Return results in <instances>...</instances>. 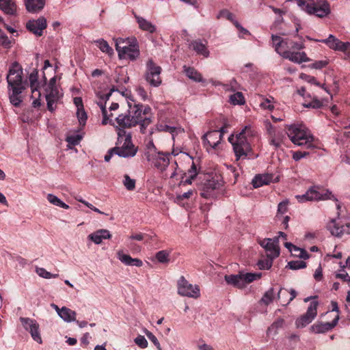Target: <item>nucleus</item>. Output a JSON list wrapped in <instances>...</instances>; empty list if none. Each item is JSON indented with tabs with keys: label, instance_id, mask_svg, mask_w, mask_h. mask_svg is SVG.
Segmentation results:
<instances>
[{
	"label": "nucleus",
	"instance_id": "nucleus-4",
	"mask_svg": "<svg viewBox=\"0 0 350 350\" xmlns=\"http://www.w3.org/2000/svg\"><path fill=\"white\" fill-rule=\"evenodd\" d=\"M118 131L117 146L113 147L116 149V155L123 158L133 157L137 152L138 148L132 142L131 133L124 129Z\"/></svg>",
	"mask_w": 350,
	"mask_h": 350
},
{
	"label": "nucleus",
	"instance_id": "nucleus-53",
	"mask_svg": "<svg viewBox=\"0 0 350 350\" xmlns=\"http://www.w3.org/2000/svg\"><path fill=\"white\" fill-rule=\"evenodd\" d=\"M131 102L133 103V106L139 107V108L141 111V117H146V116L151 111V108L149 106H144L139 103L136 104L133 100Z\"/></svg>",
	"mask_w": 350,
	"mask_h": 350
},
{
	"label": "nucleus",
	"instance_id": "nucleus-24",
	"mask_svg": "<svg viewBox=\"0 0 350 350\" xmlns=\"http://www.w3.org/2000/svg\"><path fill=\"white\" fill-rule=\"evenodd\" d=\"M273 175L269 174H257L253 178L252 183L254 188H258L265 185H268L272 181Z\"/></svg>",
	"mask_w": 350,
	"mask_h": 350
},
{
	"label": "nucleus",
	"instance_id": "nucleus-64",
	"mask_svg": "<svg viewBox=\"0 0 350 350\" xmlns=\"http://www.w3.org/2000/svg\"><path fill=\"white\" fill-rule=\"evenodd\" d=\"M34 96H32V98H36L35 100L32 103V106L35 108L38 107L41 105V102L40 100V97L41 96L40 92L38 90V92L33 94Z\"/></svg>",
	"mask_w": 350,
	"mask_h": 350
},
{
	"label": "nucleus",
	"instance_id": "nucleus-50",
	"mask_svg": "<svg viewBox=\"0 0 350 350\" xmlns=\"http://www.w3.org/2000/svg\"><path fill=\"white\" fill-rule=\"evenodd\" d=\"M57 98H58V96H51V94H46V100L47 102V108H48L49 111H54L55 109L53 107V105L56 102Z\"/></svg>",
	"mask_w": 350,
	"mask_h": 350
},
{
	"label": "nucleus",
	"instance_id": "nucleus-47",
	"mask_svg": "<svg viewBox=\"0 0 350 350\" xmlns=\"http://www.w3.org/2000/svg\"><path fill=\"white\" fill-rule=\"evenodd\" d=\"M274 258H272L271 257H267V259L265 260H260L258 262V266L260 269H269L273 263V260Z\"/></svg>",
	"mask_w": 350,
	"mask_h": 350
},
{
	"label": "nucleus",
	"instance_id": "nucleus-34",
	"mask_svg": "<svg viewBox=\"0 0 350 350\" xmlns=\"http://www.w3.org/2000/svg\"><path fill=\"white\" fill-rule=\"evenodd\" d=\"M47 200L51 204L59 206L61 208L68 209L69 208V206L64 203L63 201H62L59 198H57L56 196L49 193L47 195Z\"/></svg>",
	"mask_w": 350,
	"mask_h": 350
},
{
	"label": "nucleus",
	"instance_id": "nucleus-42",
	"mask_svg": "<svg viewBox=\"0 0 350 350\" xmlns=\"http://www.w3.org/2000/svg\"><path fill=\"white\" fill-rule=\"evenodd\" d=\"M304 106L307 108L319 109L323 106V100L314 96L310 102L304 103Z\"/></svg>",
	"mask_w": 350,
	"mask_h": 350
},
{
	"label": "nucleus",
	"instance_id": "nucleus-5",
	"mask_svg": "<svg viewBox=\"0 0 350 350\" xmlns=\"http://www.w3.org/2000/svg\"><path fill=\"white\" fill-rule=\"evenodd\" d=\"M297 5L310 15L324 18L330 12V5L327 0H298Z\"/></svg>",
	"mask_w": 350,
	"mask_h": 350
},
{
	"label": "nucleus",
	"instance_id": "nucleus-33",
	"mask_svg": "<svg viewBox=\"0 0 350 350\" xmlns=\"http://www.w3.org/2000/svg\"><path fill=\"white\" fill-rule=\"evenodd\" d=\"M301 78L310 84H314L317 86L321 87L327 94H330L329 90L325 86V84L321 85L314 77L308 75L306 74H301Z\"/></svg>",
	"mask_w": 350,
	"mask_h": 350
},
{
	"label": "nucleus",
	"instance_id": "nucleus-9",
	"mask_svg": "<svg viewBox=\"0 0 350 350\" xmlns=\"http://www.w3.org/2000/svg\"><path fill=\"white\" fill-rule=\"evenodd\" d=\"M161 68L157 66L152 59H149L146 63L145 79L150 85L158 87L161 83Z\"/></svg>",
	"mask_w": 350,
	"mask_h": 350
},
{
	"label": "nucleus",
	"instance_id": "nucleus-48",
	"mask_svg": "<svg viewBox=\"0 0 350 350\" xmlns=\"http://www.w3.org/2000/svg\"><path fill=\"white\" fill-rule=\"evenodd\" d=\"M144 333L146 335L148 338L156 346L158 350H162L160 343L157 337L147 329H144Z\"/></svg>",
	"mask_w": 350,
	"mask_h": 350
},
{
	"label": "nucleus",
	"instance_id": "nucleus-1",
	"mask_svg": "<svg viewBox=\"0 0 350 350\" xmlns=\"http://www.w3.org/2000/svg\"><path fill=\"white\" fill-rule=\"evenodd\" d=\"M8 90L10 103L15 107H18L22 102L19 96L28 87V83L23 79V69L17 62H14L9 67L6 76Z\"/></svg>",
	"mask_w": 350,
	"mask_h": 350
},
{
	"label": "nucleus",
	"instance_id": "nucleus-11",
	"mask_svg": "<svg viewBox=\"0 0 350 350\" xmlns=\"http://www.w3.org/2000/svg\"><path fill=\"white\" fill-rule=\"evenodd\" d=\"M178 293L182 296L198 298L200 295V288L197 285H192L182 276L178 283Z\"/></svg>",
	"mask_w": 350,
	"mask_h": 350
},
{
	"label": "nucleus",
	"instance_id": "nucleus-26",
	"mask_svg": "<svg viewBox=\"0 0 350 350\" xmlns=\"http://www.w3.org/2000/svg\"><path fill=\"white\" fill-rule=\"evenodd\" d=\"M189 46L190 47H192L193 50L195 51L198 55H203L205 57H208V50L207 49L206 45L203 44L200 40L191 41Z\"/></svg>",
	"mask_w": 350,
	"mask_h": 350
},
{
	"label": "nucleus",
	"instance_id": "nucleus-54",
	"mask_svg": "<svg viewBox=\"0 0 350 350\" xmlns=\"http://www.w3.org/2000/svg\"><path fill=\"white\" fill-rule=\"evenodd\" d=\"M328 64L329 62L327 60H319L312 63L309 67L314 69H321L325 68Z\"/></svg>",
	"mask_w": 350,
	"mask_h": 350
},
{
	"label": "nucleus",
	"instance_id": "nucleus-37",
	"mask_svg": "<svg viewBox=\"0 0 350 350\" xmlns=\"http://www.w3.org/2000/svg\"><path fill=\"white\" fill-rule=\"evenodd\" d=\"M230 103L234 105H243L245 103V98L243 94L240 92H237L230 96Z\"/></svg>",
	"mask_w": 350,
	"mask_h": 350
},
{
	"label": "nucleus",
	"instance_id": "nucleus-20",
	"mask_svg": "<svg viewBox=\"0 0 350 350\" xmlns=\"http://www.w3.org/2000/svg\"><path fill=\"white\" fill-rule=\"evenodd\" d=\"M25 5L29 12L36 13L44 8L45 0H25Z\"/></svg>",
	"mask_w": 350,
	"mask_h": 350
},
{
	"label": "nucleus",
	"instance_id": "nucleus-7",
	"mask_svg": "<svg viewBox=\"0 0 350 350\" xmlns=\"http://www.w3.org/2000/svg\"><path fill=\"white\" fill-rule=\"evenodd\" d=\"M250 130L249 126H245L242 131L236 135V142L232 144L233 150L236 156V160L238 161L241 158H245L252 151L250 143L245 137L247 131Z\"/></svg>",
	"mask_w": 350,
	"mask_h": 350
},
{
	"label": "nucleus",
	"instance_id": "nucleus-18",
	"mask_svg": "<svg viewBox=\"0 0 350 350\" xmlns=\"http://www.w3.org/2000/svg\"><path fill=\"white\" fill-rule=\"evenodd\" d=\"M339 317L337 316L332 322L316 323L312 326L315 333H325L333 329L338 323Z\"/></svg>",
	"mask_w": 350,
	"mask_h": 350
},
{
	"label": "nucleus",
	"instance_id": "nucleus-2",
	"mask_svg": "<svg viewBox=\"0 0 350 350\" xmlns=\"http://www.w3.org/2000/svg\"><path fill=\"white\" fill-rule=\"evenodd\" d=\"M129 109L125 113L119 114L115 119L117 125L116 128L118 131L121 129L126 131V129H131L139 125L140 132L145 133L147 127L152 123L150 117H141V111L137 106H133V103L128 102Z\"/></svg>",
	"mask_w": 350,
	"mask_h": 350
},
{
	"label": "nucleus",
	"instance_id": "nucleus-23",
	"mask_svg": "<svg viewBox=\"0 0 350 350\" xmlns=\"http://www.w3.org/2000/svg\"><path fill=\"white\" fill-rule=\"evenodd\" d=\"M0 10L10 16H14L16 13V5L14 0H0Z\"/></svg>",
	"mask_w": 350,
	"mask_h": 350
},
{
	"label": "nucleus",
	"instance_id": "nucleus-39",
	"mask_svg": "<svg viewBox=\"0 0 350 350\" xmlns=\"http://www.w3.org/2000/svg\"><path fill=\"white\" fill-rule=\"evenodd\" d=\"M98 105H99V107L101 109L102 115L103 116V119L102 120V124L104 125L107 124L108 123L111 124L112 120L110 119V116H112V113L110 114L109 116L107 115V111L106 109L105 104H103V103L99 102V103H98Z\"/></svg>",
	"mask_w": 350,
	"mask_h": 350
},
{
	"label": "nucleus",
	"instance_id": "nucleus-35",
	"mask_svg": "<svg viewBox=\"0 0 350 350\" xmlns=\"http://www.w3.org/2000/svg\"><path fill=\"white\" fill-rule=\"evenodd\" d=\"M271 39L273 41V46L275 48V51L282 56V52L280 51V49L282 47V44L286 42V40L275 35H272Z\"/></svg>",
	"mask_w": 350,
	"mask_h": 350
},
{
	"label": "nucleus",
	"instance_id": "nucleus-16",
	"mask_svg": "<svg viewBox=\"0 0 350 350\" xmlns=\"http://www.w3.org/2000/svg\"><path fill=\"white\" fill-rule=\"evenodd\" d=\"M202 140L204 145L207 144L213 149H216L221 141V139H219V131L216 130L209 131L204 135Z\"/></svg>",
	"mask_w": 350,
	"mask_h": 350
},
{
	"label": "nucleus",
	"instance_id": "nucleus-51",
	"mask_svg": "<svg viewBox=\"0 0 350 350\" xmlns=\"http://www.w3.org/2000/svg\"><path fill=\"white\" fill-rule=\"evenodd\" d=\"M135 343L142 349L146 348L148 347V341L144 336L139 335L134 340Z\"/></svg>",
	"mask_w": 350,
	"mask_h": 350
},
{
	"label": "nucleus",
	"instance_id": "nucleus-25",
	"mask_svg": "<svg viewBox=\"0 0 350 350\" xmlns=\"http://www.w3.org/2000/svg\"><path fill=\"white\" fill-rule=\"evenodd\" d=\"M139 55V50L136 44H129L123 51V58L128 57L130 60H135Z\"/></svg>",
	"mask_w": 350,
	"mask_h": 350
},
{
	"label": "nucleus",
	"instance_id": "nucleus-49",
	"mask_svg": "<svg viewBox=\"0 0 350 350\" xmlns=\"http://www.w3.org/2000/svg\"><path fill=\"white\" fill-rule=\"evenodd\" d=\"M288 200H284L278 204L276 217L279 218L280 215H283L288 211Z\"/></svg>",
	"mask_w": 350,
	"mask_h": 350
},
{
	"label": "nucleus",
	"instance_id": "nucleus-63",
	"mask_svg": "<svg viewBox=\"0 0 350 350\" xmlns=\"http://www.w3.org/2000/svg\"><path fill=\"white\" fill-rule=\"evenodd\" d=\"M0 44L5 48H8L10 46L11 42L6 35L1 33L0 35Z\"/></svg>",
	"mask_w": 350,
	"mask_h": 350
},
{
	"label": "nucleus",
	"instance_id": "nucleus-27",
	"mask_svg": "<svg viewBox=\"0 0 350 350\" xmlns=\"http://www.w3.org/2000/svg\"><path fill=\"white\" fill-rule=\"evenodd\" d=\"M267 243H266L265 251L267 252V257L275 258L280 255V247H276L275 243H273L271 239L267 238Z\"/></svg>",
	"mask_w": 350,
	"mask_h": 350
},
{
	"label": "nucleus",
	"instance_id": "nucleus-40",
	"mask_svg": "<svg viewBox=\"0 0 350 350\" xmlns=\"http://www.w3.org/2000/svg\"><path fill=\"white\" fill-rule=\"evenodd\" d=\"M274 299V290L273 288H269L267 291L263 295L261 301L265 305H269L272 302Z\"/></svg>",
	"mask_w": 350,
	"mask_h": 350
},
{
	"label": "nucleus",
	"instance_id": "nucleus-10",
	"mask_svg": "<svg viewBox=\"0 0 350 350\" xmlns=\"http://www.w3.org/2000/svg\"><path fill=\"white\" fill-rule=\"evenodd\" d=\"M222 187V182L218 179V177H213L211 179H206L205 182L198 185L201 191L200 196L205 198H209L213 196V192Z\"/></svg>",
	"mask_w": 350,
	"mask_h": 350
},
{
	"label": "nucleus",
	"instance_id": "nucleus-21",
	"mask_svg": "<svg viewBox=\"0 0 350 350\" xmlns=\"http://www.w3.org/2000/svg\"><path fill=\"white\" fill-rule=\"evenodd\" d=\"M326 228L330 232L332 235L337 237H340L345 232V226H339L336 223V219H332L327 224Z\"/></svg>",
	"mask_w": 350,
	"mask_h": 350
},
{
	"label": "nucleus",
	"instance_id": "nucleus-52",
	"mask_svg": "<svg viewBox=\"0 0 350 350\" xmlns=\"http://www.w3.org/2000/svg\"><path fill=\"white\" fill-rule=\"evenodd\" d=\"M81 138L82 137L80 135H73L68 136L66 140L69 144L72 146H76L79 144Z\"/></svg>",
	"mask_w": 350,
	"mask_h": 350
},
{
	"label": "nucleus",
	"instance_id": "nucleus-58",
	"mask_svg": "<svg viewBox=\"0 0 350 350\" xmlns=\"http://www.w3.org/2000/svg\"><path fill=\"white\" fill-rule=\"evenodd\" d=\"M158 154L159 157L157 159L163 162V169H165L168 166L170 162L168 158L169 153L164 154L163 152H159Z\"/></svg>",
	"mask_w": 350,
	"mask_h": 350
},
{
	"label": "nucleus",
	"instance_id": "nucleus-55",
	"mask_svg": "<svg viewBox=\"0 0 350 350\" xmlns=\"http://www.w3.org/2000/svg\"><path fill=\"white\" fill-rule=\"evenodd\" d=\"M288 295V290L284 288H281L278 293V299L281 301L283 305L284 301H286Z\"/></svg>",
	"mask_w": 350,
	"mask_h": 350
},
{
	"label": "nucleus",
	"instance_id": "nucleus-57",
	"mask_svg": "<svg viewBox=\"0 0 350 350\" xmlns=\"http://www.w3.org/2000/svg\"><path fill=\"white\" fill-rule=\"evenodd\" d=\"M349 47H350L349 42H343L340 40L339 42H338V44L336 45V48L334 50L346 52L347 51H348Z\"/></svg>",
	"mask_w": 350,
	"mask_h": 350
},
{
	"label": "nucleus",
	"instance_id": "nucleus-62",
	"mask_svg": "<svg viewBox=\"0 0 350 350\" xmlns=\"http://www.w3.org/2000/svg\"><path fill=\"white\" fill-rule=\"evenodd\" d=\"M198 174L197 167L195 163L193 161L191 167L188 170V174L191 176V178H195Z\"/></svg>",
	"mask_w": 350,
	"mask_h": 350
},
{
	"label": "nucleus",
	"instance_id": "nucleus-46",
	"mask_svg": "<svg viewBox=\"0 0 350 350\" xmlns=\"http://www.w3.org/2000/svg\"><path fill=\"white\" fill-rule=\"evenodd\" d=\"M36 273L40 277L46 278V279L56 278L59 276L58 274L51 273L49 271H46L45 269L41 268V267L36 269Z\"/></svg>",
	"mask_w": 350,
	"mask_h": 350
},
{
	"label": "nucleus",
	"instance_id": "nucleus-28",
	"mask_svg": "<svg viewBox=\"0 0 350 350\" xmlns=\"http://www.w3.org/2000/svg\"><path fill=\"white\" fill-rule=\"evenodd\" d=\"M77 313L75 311L64 306L59 312V317L64 321L70 323L76 321Z\"/></svg>",
	"mask_w": 350,
	"mask_h": 350
},
{
	"label": "nucleus",
	"instance_id": "nucleus-43",
	"mask_svg": "<svg viewBox=\"0 0 350 350\" xmlns=\"http://www.w3.org/2000/svg\"><path fill=\"white\" fill-rule=\"evenodd\" d=\"M272 126L270 125V129H269V134L271 135V139L270 140V144L275 146V149L278 148L281 144V139L280 135H276L275 133H272L271 132Z\"/></svg>",
	"mask_w": 350,
	"mask_h": 350
},
{
	"label": "nucleus",
	"instance_id": "nucleus-32",
	"mask_svg": "<svg viewBox=\"0 0 350 350\" xmlns=\"http://www.w3.org/2000/svg\"><path fill=\"white\" fill-rule=\"evenodd\" d=\"M94 42L100 49V50L108 54L109 56L113 55V49L109 45L108 42L103 38L94 40Z\"/></svg>",
	"mask_w": 350,
	"mask_h": 350
},
{
	"label": "nucleus",
	"instance_id": "nucleus-60",
	"mask_svg": "<svg viewBox=\"0 0 350 350\" xmlns=\"http://www.w3.org/2000/svg\"><path fill=\"white\" fill-rule=\"evenodd\" d=\"M218 18L219 17H225L226 18L228 21H233V18H234V16L232 13L230 12L228 10H222L220 11L218 16Z\"/></svg>",
	"mask_w": 350,
	"mask_h": 350
},
{
	"label": "nucleus",
	"instance_id": "nucleus-8",
	"mask_svg": "<svg viewBox=\"0 0 350 350\" xmlns=\"http://www.w3.org/2000/svg\"><path fill=\"white\" fill-rule=\"evenodd\" d=\"M318 189V187H312L306 191V193L296 196V198L301 203L307 201L325 200L328 199L334 200L336 202L338 201V199L332 195V192L329 190H327L324 193H320Z\"/></svg>",
	"mask_w": 350,
	"mask_h": 350
},
{
	"label": "nucleus",
	"instance_id": "nucleus-45",
	"mask_svg": "<svg viewBox=\"0 0 350 350\" xmlns=\"http://www.w3.org/2000/svg\"><path fill=\"white\" fill-rule=\"evenodd\" d=\"M123 184L129 191H133L135 188V180L131 178L128 174L124 176Z\"/></svg>",
	"mask_w": 350,
	"mask_h": 350
},
{
	"label": "nucleus",
	"instance_id": "nucleus-44",
	"mask_svg": "<svg viewBox=\"0 0 350 350\" xmlns=\"http://www.w3.org/2000/svg\"><path fill=\"white\" fill-rule=\"evenodd\" d=\"M170 254L166 250H161L157 252L155 257L157 260L161 263H166L168 262Z\"/></svg>",
	"mask_w": 350,
	"mask_h": 350
},
{
	"label": "nucleus",
	"instance_id": "nucleus-59",
	"mask_svg": "<svg viewBox=\"0 0 350 350\" xmlns=\"http://www.w3.org/2000/svg\"><path fill=\"white\" fill-rule=\"evenodd\" d=\"M310 154L309 151L304 150V151H296L293 154V159L295 161H299L302 158H304Z\"/></svg>",
	"mask_w": 350,
	"mask_h": 350
},
{
	"label": "nucleus",
	"instance_id": "nucleus-14",
	"mask_svg": "<svg viewBox=\"0 0 350 350\" xmlns=\"http://www.w3.org/2000/svg\"><path fill=\"white\" fill-rule=\"evenodd\" d=\"M46 19L44 16H40L36 20H29L26 23L27 29L36 36H42L43 31L46 28Z\"/></svg>",
	"mask_w": 350,
	"mask_h": 350
},
{
	"label": "nucleus",
	"instance_id": "nucleus-36",
	"mask_svg": "<svg viewBox=\"0 0 350 350\" xmlns=\"http://www.w3.org/2000/svg\"><path fill=\"white\" fill-rule=\"evenodd\" d=\"M125 42L126 40L121 38H118L115 40V46L120 59H123V51L127 46L126 45H122Z\"/></svg>",
	"mask_w": 350,
	"mask_h": 350
},
{
	"label": "nucleus",
	"instance_id": "nucleus-41",
	"mask_svg": "<svg viewBox=\"0 0 350 350\" xmlns=\"http://www.w3.org/2000/svg\"><path fill=\"white\" fill-rule=\"evenodd\" d=\"M306 262L302 260H292L288 262L286 267L292 270H297L306 268Z\"/></svg>",
	"mask_w": 350,
	"mask_h": 350
},
{
	"label": "nucleus",
	"instance_id": "nucleus-3",
	"mask_svg": "<svg viewBox=\"0 0 350 350\" xmlns=\"http://www.w3.org/2000/svg\"><path fill=\"white\" fill-rule=\"evenodd\" d=\"M286 134L291 142L306 150L314 149L313 137L304 125L293 124L288 126Z\"/></svg>",
	"mask_w": 350,
	"mask_h": 350
},
{
	"label": "nucleus",
	"instance_id": "nucleus-17",
	"mask_svg": "<svg viewBox=\"0 0 350 350\" xmlns=\"http://www.w3.org/2000/svg\"><path fill=\"white\" fill-rule=\"evenodd\" d=\"M111 234L108 230L100 229L88 235V239L95 244H100L103 239H109Z\"/></svg>",
	"mask_w": 350,
	"mask_h": 350
},
{
	"label": "nucleus",
	"instance_id": "nucleus-31",
	"mask_svg": "<svg viewBox=\"0 0 350 350\" xmlns=\"http://www.w3.org/2000/svg\"><path fill=\"white\" fill-rule=\"evenodd\" d=\"M184 72L187 77L196 82H202L204 79L202 75L193 67L184 66Z\"/></svg>",
	"mask_w": 350,
	"mask_h": 350
},
{
	"label": "nucleus",
	"instance_id": "nucleus-22",
	"mask_svg": "<svg viewBox=\"0 0 350 350\" xmlns=\"http://www.w3.org/2000/svg\"><path fill=\"white\" fill-rule=\"evenodd\" d=\"M133 14L135 18L137 20V22L139 25V27L143 30L148 31L150 33L155 32L156 27L151 22L147 21L146 19L138 16L136 14L135 12H133Z\"/></svg>",
	"mask_w": 350,
	"mask_h": 350
},
{
	"label": "nucleus",
	"instance_id": "nucleus-61",
	"mask_svg": "<svg viewBox=\"0 0 350 350\" xmlns=\"http://www.w3.org/2000/svg\"><path fill=\"white\" fill-rule=\"evenodd\" d=\"M77 117L80 124H85L88 117L83 108L77 111Z\"/></svg>",
	"mask_w": 350,
	"mask_h": 350
},
{
	"label": "nucleus",
	"instance_id": "nucleus-19",
	"mask_svg": "<svg viewBox=\"0 0 350 350\" xmlns=\"http://www.w3.org/2000/svg\"><path fill=\"white\" fill-rule=\"evenodd\" d=\"M118 259L124 265L128 266H135L140 267L143 265V262L139 258H133L131 256L125 254L122 251L117 252Z\"/></svg>",
	"mask_w": 350,
	"mask_h": 350
},
{
	"label": "nucleus",
	"instance_id": "nucleus-30",
	"mask_svg": "<svg viewBox=\"0 0 350 350\" xmlns=\"http://www.w3.org/2000/svg\"><path fill=\"white\" fill-rule=\"evenodd\" d=\"M30 87L32 92V96L36 94L40 88V83L38 82V71L34 69L29 76Z\"/></svg>",
	"mask_w": 350,
	"mask_h": 350
},
{
	"label": "nucleus",
	"instance_id": "nucleus-29",
	"mask_svg": "<svg viewBox=\"0 0 350 350\" xmlns=\"http://www.w3.org/2000/svg\"><path fill=\"white\" fill-rule=\"evenodd\" d=\"M44 83L46 85L45 92L46 94H51V96H58V90L56 86V77H52L49 83L46 85V78L43 77Z\"/></svg>",
	"mask_w": 350,
	"mask_h": 350
},
{
	"label": "nucleus",
	"instance_id": "nucleus-6",
	"mask_svg": "<svg viewBox=\"0 0 350 350\" xmlns=\"http://www.w3.org/2000/svg\"><path fill=\"white\" fill-rule=\"evenodd\" d=\"M262 276L261 273H246L239 272L238 274L226 275L224 276L225 281L229 285L242 289L250 284Z\"/></svg>",
	"mask_w": 350,
	"mask_h": 350
},
{
	"label": "nucleus",
	"instance_id": "nucleus-13",
	"mask_svg": "<svg viewBox=\"0 0 350 350\" xmlns=\"http://www.w3.org/2000/svg\"><path fill=\"white\" fill-rule=\"evenodd\" d=\"M317 301H312L308 309L306 312L302 315L300 318L297 319L295 323L297 327H304L310 323L316 317L317 314Z\"/></svg>",
	"mask_w": 350,
	"mask_h": 350
},
{
	"label": "nucleus",
	"instance_id": "nucleus-15",
	"mask_svg": "<svg viewBox=\"0 0 350 350\" xmlns=\"http://www.w3.org/2000/svg\"><path fill=\"white\" fill-rule=\"evenodd\" d=\"M282 56L285 59H288L290 61L297 64L310 61V59L307 57L305 52H291L290 51H284L282 52Z\"/></svg>",
	"mask_w": 350,
	"mask_h": 350
},
{
	"label": "nucleus",
	"instance_id": "nucleus-12",
	"mask_svg": "<svg viewBox=\"0 0 350 350\" xmlns=\"http://www.w3.org/2000/svg\"><path fill=\"white\" fill-rule=\"evenodd\" d=\"M20 321L21 322L25 330L28 331L32 338L39 344H42V340L39 332V324L33 319L28 317H21Z\"/></svg>",
	"mask_w": 350,
	"mask_h": 350
},
{
	"label": "nucleus",
	"instance_id": "nucleus-38",
	"mask_svg": "<svg viewBox=\"0 0 350 350\" xmlns=\"http://www.w3.org/2000/svg\"><path fill=\"white\" fill-rule=\"evenodd\" d=\"M317 41L326 44L330 49L334 50L340 40L336 38L334 36L330 34L327 38Z\"/></svg>",
	"mask_w": 350,
	"mask_h": 350
},
{
	"label": "nucleus",
	"instance_id": "nucleus-56",
	"mask_svg": "<svg viewBox=\"0 0 350 350\" xmlns=\"http://www.w3.org/2000/svg\"><path fill=\"white\" fill-rule=\"evenodd\" d=\"M304 40L302 38V40H300V42H297L294 41H290L289 47L291 49H297L301 50L305 48V45L304 44Z\"/></svg>",
	"mask_w": 350,
	"mask_h": 350
}]
</instances>
